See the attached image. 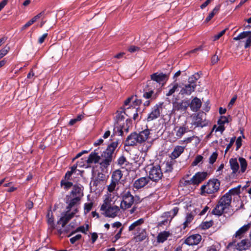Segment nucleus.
<instances>
[{
    "instance_id": "nucleus-1",
    "label": "nucleus",
    "mask_w": 251,
    "mask_h": 251,
    "mask_svg": "<svg viewBox=\"0 0 251 251\" xmlns=\"http://www.w3.org/2000/svg\"><path fill=\"white\" fill-rule=\"evenodd\" d=\"M122 201L121 207L123 209L129 208L134 204H138L142 201L139 196H133L131 193V190L129 187H126L120 194Z\"/></svg>"
},
{
    "instance_id": "nucleus-2",
    "label": "nucleus",
    "mask_w": 251,
    "mask_h": 251,
    "mask_svg": "<svg viewBox=\"0 0 251 251\" xmlns=\"http://www.w3.org/2000/svg\"><path fill=\"white\" fill-rule=\"evenodd\" d=\"M119 143L118 140L112 141L103 152L101 154L102 158L99 162L101 168L105 169L110 165L113 160L114 151L117 148Z\"/></svg>"
},
{
    "instance_id": "nucleus-3",
    "label": "nucleus",
    "mask_w": 251,
    "mask_h": 251,
    "mask_svg": "<svg viewBox=\"0 0 251 251\" xmlns=\"http://www.w3.org/2000/svg\"><path fill=\"white\" fill-rule=\"evenodd\" d=\"M232 198L227 194H224L219 200L218 203L212 210L211 214L217 216H221L224 213L226 212L231 207Z\"/></svg>"
},
{
    "instance_id": "nucleus-4",
    "label": "nucleus",
    "mask_w": 251,
    "mask_h": 251,
    "mask_svg": "<svg viewBox=\"0 0 251 251\" xmlns=\"http://www.w3.org/2000/svg\"><path fill=\"white\" fill-rule=\"evenodd\" d=\"M239 162L240 164V169H239V163L236 158H231L229 160V164L232 172L229 176L231 178L237 177L240 173H244L247 167V162L246 159L243 157L239 158Z\"/></svg>"
},
{
    "instance_id": "nucleus-5",
    "label": "nucleus",
    "mask_w": 251,
    "mask_h": 251,
    "mask_svg": "<svg viewBox=\"0 0 251 251\" xmlns=\"http://www.w3.org/2000/svg\"><path fill=\"white\" fill-rule=\"evenodd\" d=\"M145 219L141 218L133 222L128 227V231H134V234L136 235L135 239L137 241H142L147 237V232L145 229L142 228L141 226L144 223Z\"/></svg>"
},
{
    "instance_id": "nucleus-6",
    "label": "nucleus",
    "mask_w": 251,
    "mask_h": 251,
    "mask_svg": "<svg viewBox=\"0 0 251 251\" xmlns=\"http://www.w3.org/2000/svg\"><path fill=\"white\" fill-rule=\"evenodd\" d=\"M111 201L109 198H106L100 207V210L105 217L114 218L118 215L120 208L116 205L112 206Z\"/></svg>"
},
{
    "instance_id": "nucleus-7",
    "label": "nucleus",
    "mask_w": 251,
    "mask_h": 251,
    "mask_svg": "<svg viewBox=\"0 0 251 251\" xmlns=\"http://www.w3.org/2000/svg\"><path fill=\"white\" fill-rule=\"evenodd\" d=\"M221 185L220 181L217 178L209 179L201 187V194L203 196L214 194L218 192Z\"/></svg>"
},
{
    "instance_id": "nucleus-8",
    "label": "nucleus",
    "mask_w": 251,
    "mask_h": 251,
    "mask_svg": "<svg viewBox=\"0 0 251 251\" xmlns=\"http://www.w3.org/2000/svg\"><path fill=\"white\" fill-rule=\"evenodd\" d=\"M163 176L161 167L159 165H155L151 166L149 172V178L150 180L154 182H158Z\"/></svg>"
},
{
    "instance_id": "nucleus-9",
    "label": "nucleus",
    "mask_w": 251,
    "mask_h": 251,
    "mask_svg": "<svg viewBox=\"0 0 251 251\" xmlns=\"http://www.w3.org/2000/svg\"><path fill=\"white\" fill-rule=\"evenodd\" d=\"M207 176L208 173L206 172H198L190 180L185 182L187 184L198 185L205 179Z\"/></svg>"
},
{
    "instance_id": "nucleus-10",
    "label": "nucleus",
    "mask_w": 251,
    "mask_h": 251,
    "mask_svg": "<svg viewBox=\"0 0 251 251\" xmlns=\"http://www.w3.org/2000/svg\"><path fill=\"white\" fill-rule=\"evenodd\" d=\"M163 105V102L159 103L152 108L151 112L147 117V121L148 122L153 121L160 117Z\"/></svg>"
},
{
    "instance_id": "nucleus-11",
    "label": "nucleus",
    "mask_w": 251,
    "mask_h": 251,
    "mask_svg": "<svg viewBox=\"0 0 251 251\" xmlns=\"http://www.w3.org/2000/svg\"><path fill=\"white\" fill-rule=\"evenodd\" d=\"M77 208H75L72 212L68 211L67 210L65 214L57 221L58 225H61L62 227H64L69 221L72 219L75 214L78 212Z\"/></svg>"
},
{
    "instance_id": "nucleus-12",
    "label": "nucleus",
    "mask_w": 251,
    "mask_h": 251,
    "mask_svg": "<svg viewBox=\"0 0 251 251\" xmlns=\"http://www.w3.org/2000/svg\"><path fill=\"white\" fill-rule=\"evenodd\" d=\"M176 136L177 139H180L185 133L190 131L189 126H187V119L184 121V123L179 126H176L174 128Z\"/></svg>"
},
{
    "instance_id": "nucleus-13",
    "label": "nucleus",
    "mask_w": 251,
    "mask_h": 251,
    "mask_svg": "<svg viewBox=\"0 0 251 251\" xmlns=\"http://www.w3.org/2000/svg\"><path fill=\"white\" fill-rule=\"evenodd\" d=\"M169 75L170 73H163L156 72L151 75V80L163 85L168 80Z\"/></svg>"
},
{
    "instance_id": "nucleus-14",
    "label": "nucleus",
    "mask_w": 251,
    "mask_h": 251,
    "mask_svg": "<svg viewBox=\"0 0 251 251\" xmlns=\"http://www.w3.org/2000/svg\"><path fill=\"white\" fill-rule=\"evenodd\" d=\"M189 106V101L188 100H182L179 101H175L173 103V110L174 112L176 111L184 112L186 111Z\"/></svg>"
},
{
    "instance_id": "nucleus-15",
    "label": "nucleus",
    "mask_w": 251,
    "mask_h": 251,
    "mask_svg": "<svg viewBox=\"0 0 251 251\" xmlns=\"http://www.w3.org/2000/svg\"><path fill=\"white\" fill-rule=\"evenodd\" d=\"M81 199L74 198L67 195L66 197V203L68 204L66 210L71 211L72 209L74 211L76 208L78 209V206L80 204Z\"/></svg>"
},
{
    "instance_id": "nucleus-16",
    "label": "nucleus",
    "mask_w": 251,
    "mask_h": 251,
    "mask_svg": "<svg viewBox=\"0 0 251 251\" xmlns=\"http://www.w3.org/2000/svg\"><path fill=\"white\" fill-rule=\"evenodd\" d=\"M47 223L48 225V231L50 233H51L52 231L55 229H57V232L59 235H61L63 233H67L69 231V230L64 229H63L62 228L58 229L57 227H56V226L54 225V219L53 218V216L52 214H51L50 216V213H49L47 215Z\"/></svg>"
},
{
    "instance_id": "nucleus-17",
    "label": "nucleus",
    "mask_w": 251,
    "mask_h": 251,
    "mask_svg": "<svg viewBox=\"0 0 251 251\" xmlns=\"http://www.w3.org/2000/svg\"><path fill=\"white\" fill-rule=\"evenodd\" d=\"M83 189L84 188L81 184H75L69 196L81 199L83 196Z\"/></svg>"
},
{
    "instance_id": "nucleus-18",
    "label": "nucleus",
    "mask_w": 251,
    "mask_h": 251,
    "mask_svg": "<svg viewBox=\"0 0 251 251\" xmlns=\"http://www.w3.org/2000/svg\"><path fill=\"white\" fill-rule=\"evenodd\" d=\"M201 240V236L199 234L192 235L187 237L184 241V243L189 245L193 246L198 245Z\"/></svg>"
},
{
    "instance_id": "nucleus-19",
    "label": "nucleus",
    "mask_w": 251,
    "mask_h": 251,
    "mask_svg": "<svg viewBox=\"0 0 251 251\" xmlns=\"http://www.w3.org/2000/svg\"><path fill=\"white\" fill-rule=\"evenodd\" d=\"M139 144L137 133L134 132L127 136L125 141V145L127 146H136Z\"/></svg>"
},
{
    "instance_id": "nucleus-20",
    "label": "nucleus",
    "mask_w": 251,
    "mask_h": 251,
    "mask_svg": "<svg viewBox=\"0 0 251 251\" xmlns=\"http://www.w3.org/2000/svg\"><path fill=\"white\" fill-rule=\"evenodd\" d=\"M150 181L148 177H142L136 180L133 183L134 188L139 189L143 188Z\"/></svg>"
},
{
    "instance_id": "nucleus-21",
    "label": "nucleus",
    "mask_w": 251,
    "mask_h": 251,
    "mask_svg": "<svg viewBox=\"0 0 251 251\" xmlns=\"http://www.w3.org/2000/svg\"><path fill=\"white\" fill-rule=\"evenodd\" d=\"M150 131L149 129H145L137 133L139 144H142L146 141L150 137Z\"/></svg>"
},
{
    "instance_id": "nucleus-22",
    "label": "nucleus",
    "mask_w": 251,
    "mask_h": 251,
    "mask_svg": "<svg viewBox=\"0 0 251 251\" xmlns=\"http://www.w3.org/2000/svg\"><path fill=\"white\" fill-rule=\"evenodd\" d=\"M101 157L98 155V153L95 151L92 152L89 155L87 160V163L90 164H97L100 162Z\"/></svg>"
},
{
    "instance_id": "nucleus-23",
    "label": "nucleus",
    "mask_w": 251,
    "mask_h": 251,
    "mask_svg": "<svg viewBox=\"0 0 251 251\" xmlns=\"http://www.w3.org/2000/svg\"><path fill=\"white\" fill-rule=\"evenodd\" d=\"M201 105V100L197 97H195L192 100L191 102H189V106H190L193 111L197 112L200 109Z\"/></svg>"
},
{
    "instance_id": "nucleus-24",
    "label": "nucleus",
    "mask_w": 251,
    "mask_h": 251,
    "mask_svg": "<svg viewBox=\"0 0 251 251\" xmlns=\"http://www.w3.org/2000/svg\"><path fill=\"white\" fill-rule=\"evenodd\" d=\"M138 107H128L125 111H124V113L128 117H131L132 116L131 114L133 113L132 118L134 120H136L138 117Z\"/></svg>"
},
{
    "instance_id": "nucleus-25",
    "label": "nucleus",
    "mask_w": 251,
    "mask_h": 251,
    "mask_svg": "<svg viewBox=\"0 0 251 251\" xmlns=\"http://www.w3.org/2000/svg\"><path fill=\"white\" fill-rule=\"evenodd\" d=\"M196 88L194 87L193 85L191 84L185 85L181 89L179 94L182 95H190L191 93L194 92Z\"/></svg>"
},
{
    "instance_id": "nucleus-26",
    "label": "nucleus",
    "mask_w": 251,
    "mask_h": 251,
    "mask_svg": "<svg viewBox=\"0 0 251 251\" xmlns=\"http://www.w3.org/2000/svg\"><path fill=\"white\" fill-rule=\"evenodd\" d=\"M184 147L180 146H176L173 151L171 154L170 157L172 159L175 160V159L178 157L180 154L184 151Z\"/></svg>"
},
{
    "instance_id": "nucleus-27",
    "label": "nucleus",
    "mask_w": 251,
    "mask_h": 251,
    "mask_svg": "<svg viewBox=\"0 0 251 251\" xmlns=\"http://www.w3.org/2000/svg\"><path fill=\"white\" fill-rule=\"evenodd\" d=\"M192 125L195 126L197 127H203L205 124L204 123V121L202 118V115L200 114H198L196 116L193 117V122Z\"/></svg>"
},
{
    "instance_id": "nucleus-28",
    "label": "nucleus",
    "mask_w": 251,
    "mask_h": 251,
    "mask_svg": "<svg viewBox=\"0 0 251 251\" xmlns=\"http://www.w3.org/2000/svg\"><path fill=\"white\" fill-rule=\"evenodd\" d=\"M251 226V223H248L247 225H244L241 227L235 233V237L240 239L243 235L250 228Z\"/></svg>"
},
{
    "instance_id": "nucleus-29",
    "label": "nucleus",
    "mask_w": 251,
    "mask_h": 251,
    "mask_svg": "<svg viewBox=\"0 0 251 251\" xmlns=\"http://www.w3.org/2000/svg\"><path fill=\"white\" fill-rule=\"evenodd\" d=\"M178 211L179 208L175 207L170 211L165 212L162 217L170 218V222H171L173 218L177 215Z\"/></svg>"
},
{
    "instance_id": "nucleus-30",
    "label": "nucleus",
    "mask_w": 251,
    "mask_h": 251,
    "mask_svg": "<svg viewBox=\"0 0 251 251\" xmlns=\"http://www.w3.org/2000/svg\"><path fill=\"white\" fill-rule=\"evenodd\" d=\"M251 246L248 240H242L236 245L237 249L240 251H243L248 249Z\"/></svg>"
},
{
    "instance_id": "nucleus-31",
    "label": "nucleus",
    "mask_w": 251,
    "mask_h": 251,
    "mask_svg": "<svg viewBox=\"0 0 251 251\" xmlns=\"http://www.w3.org/2000/svg\"><path fill=\"white\" fill-rule=\"evenodd\" d=\"M123 176V174L121 170H116L114 171L112 175L111 180L119 184L120 180Z\"/></svg>"
},
{
    "instance_id": "nucleus-32",
    "label": "nucleus",
    "mask_w": 251,
    "mask_h": 251,
    "mask_svg": "<svg viewBox=\"0 0 251 251\" xmlns=\"http://www.w3.org/2000/svg\"><path fill=\"white\" fill-rule=\"evenodd\" d=\"M170 233L169 231H164L160 232L157 237L156 240L158 243H163L170 236Z\"/></svg>"
},
{
    "instance_id": "nucleus-33",
    "label": "nucleus",
    "mask_w": 251,
    "mask_h": 251,
    "mask_svg": "<svg viewBox=\"0 0 251 251\" xmlns=\"http://www.w3.org/2000/svg\"><path fill=\"white\" fill-rule=\"evenodd\" d=\"M89 226L88 224H85V226H80L76 228L75 230L73 231L68 236L70 237L73 235L74 234L77 232H81L84 234L87 233V231L89 230Z\"/></svg>"
},
{
    "instance_id": "nucleus-34",
    "label": "nucleus",
    "mask_w": 251,
    "mask_h": 251,
    "mask_svg": "<svg viewBox=\"0 0 251 251\" xmlns=\"http://www.w3.org/2000/svg\"><path fill=\"white\" fill-rule=\"evenodd\" d=\"M175 160L171 159L170 161H167L164 163L165 164V172L170 173L173 170V166L176 163Z\"/></svg>"
},
{
    "instance_id": "nucleus-35",
    "label": "nucleus",
    "mask_w": 251,
    "mask_h": 251,
    "mask_svg": "<svg viewBox=\"0 0 251 251\" xmlns=\"http://www.w3.org/2000/svg\"><path fill=\"white\" fill-rule=\"evenodd\" d=\"M194 215L192 213H187L186 216L185 221L183 224V229H185L194 219Z\"/></svg>"
},
{
    "instance_id": "nucleus-36",
    "label": "nucleus",
    "mask_w": 251,
    "mask_h": 251,
    "mask_svg": "<svg viewBox=\"0 0 251 251\" xmlns=\"http://www.w3.org/2000/svg\"><path fill=\"white\" fill-rule=\"evenodd\" d=\"M200 77V76L198 73H196L192 75L188 78L189 84H191V85H193L194 87L196 88L197 86L196 84V81L199 79Z\"/></svg>"
},
{
    "instance_id": "nucleus-37",
    "label": "nucleus",
    "mask_w": 251,
    "mask_h": 251,
    "mask_svg": "<svg viewBox=\"0 0 251 251\" xmlns=\"http://www.w3.org/2000/svg\"><path fill=\"white\" fill-rule=\"evenodd\" d=\"M60 185L61 187H63V188L66 190H68L71 187H73L74 186L72 182L65 180H62L60 182Z\"/></svg>"
},
{
    "instance_id": "nucleus-38",
    "label": "nucleus",
    "mask_w": 251,
    "mask_h": 251,
    "mask_svg": "<svg viewBox=\"0 0 251 251\" xmlns=\"http://www.w3.org/2000/svg\"><path fill=\"white\" fill-rule=\"evenodd\" d=\"M240 186H238V187H235L234 188L230 189L226 194L229 195L232 198V196L238 195L240 193Z\"/></svg>"
},
{
    "instance_id": "nucleus-39",
    "label": "nucleus",
    "mask_w": 251,
    "mask_h": 251,
    "mask_svg": "<svg viewBox=\"0 0 251 251\" xmlns=\"http://www.w3.org/2000/svg\"><path fill=\"white\" fill-rule=\"evenodd\" d=\"M250 31H244L240 33L237 37H234L235 41L239 40L247 37L250 34Z\"/></svg>"
},
{
    "instance_id": "nucleus-40",
    "label": "nucleus",
    "mask_w": 251,
    "mask_h": 251,
    "mask_svg": "<svg viewBox=\"0 0 251 251\" xmlns=\"http://www.w3.org/2000/svg\"><path fill=\"white\" fill-rule=\"evenodd\" d=\"M213 222L212 220L202 222L201 224V227L202 229H207L212 226Z\"/></svg>"
},
{
    "instance_id": "nucleus-41",
    "label": "nucleus",
    "mask_w": 251,
    "mask_h": 251,
    "mask_svg": "<svg viewBox=\"0 0 251 251\" xmlns=\"http://www.w3.org/2000/svg\"><path fill=\"white\" fill-rule=\"evenodd\" d=\"M10 50V47L5 46L3 48L0 50V59L6 55Z\"/></svg>"
},
{
    "instance_id": "nucleus-42",
    "label": "nucleus",
    "mask_w": 251,
    "mask_h": 251,
    "mask_svg": "<svg viewBox=\"0 0 251 251\" xmlns=\"http://www.w3.org/2000/svg\"><path fill=\"white\" fill-rule=\"evenodd\" d=\"M178 87V84L177 83H174L173 87L171 88L168 92L166 94L167 96H170L172 95L177 90Z\"/></svg>"
},
{
    "instance_id": "nucleus-43",
    "label": "nucleus",
    "mask_w": 251,
    "mask_h": 251,
    "mask_svg": "<svg viewBox=\"0 0 251 251\" xmlns=\"http://www.w3.org/2000/svg\"><path fill=\"white\" fill-rule=\"evenodd\" d=\"M93 203L92 202H89V203H85L84 204V210L85 214H87L91 211V210L92 209V208L93 207Z\"/></svg>"
},
{
    "instance_id": "nucleus-44",
    "label": "nucleus",
    "mask_w": 251,
    "mask_h": 251,
    "mask_svg": "<svg viewBox=\"0 0 251 251\" xmlns=\"http://www.w3.org/2000/svg\"><path fill=\"white\" fill-rule=\"evenodd\" d=\"M124 112H123L122 111L121 112H117V115L116 116V120L117 123L120 122L121 121H124L125 119L124 117Z\"/></svg>"
},
{
    "instance_id": "nucleus-45",
    "label": "nucleus",
    "mask_w": 251,
    "mask_h": 251,
    "mask_svg": "<svg viewBox=\"0 0 251 251\" xmlns=\"http://www.w3.org/2000/svg\"><path fill=\"white\" fill-rule=\"evenodd\" d=\"M118 184V183L111 180L110 184L107 186L108 191L110 193L113 192L115 190L116 185Z\"/></svg>"
},
{
    "instance_id": "nucleus-46",
    "label": "nucleus",
    "mask_w": 251,
    "mask_h": 251,
    "mask_svg": "<svg viewBox=\"0 0 251 251\" xmlns=\"http://www.w3.org/2000/svg\"><path fill=\"white\" fill-rule=\"evenodd\" d=\"M133 101H132V104L131 105V106L130 107H138L139 108L140 105L142 103V101L141 100L137 99V98H135L134 100H132Z\"/></svg>"
},
{
    "instance_id": "nucleus-47",
    "label": "nucleus",
    "mask_w": 251,
    "mask_h": 251,
    "mask_svg": "<svg viewBox=\"0 0 251 251\" xmlns=\"http://www.w3.org/2000/svg\"><path fill=\"white\" fill-rule=\"evenodd\" d=\"M218 157V153L216 152H213L209 157V162L211 164H213L216 160Z\"/></svg>"
},
{
    "instance_id": "nucleus-48",
    "label": "nucleus",
    "mask_w": 251,
    "mask_h": 251,
    "mask_svg": "<svg viewBox=\"0 0 251 251\" xmlns=\"http://www.w3.org/2000/svg\"><path fill=\"white\" fill-rule=\"evenodd\" d=\"M127 162V160L126 158L122 155L120 156L118 159V164L120 166L124 165L125 164L126 165V163Z\"/></svg>"
},
{
    "instance_id": "nucleus-49",
    "label": "nucleus",
    "mask_w": 251,
    "mask_h": 251,
    "mask_svg": "<svg viewBox=\"0 0 251 251\" xmlns=\"http://www.w3.org/2000/svg\"><path fill=\"white\" fill-rule=\"evenodd\" d=\"M202 159H203V157L201 155H197L196 157V158H195L193 162H192V165L193 166L197 165L200 162H201L202 161Z\"/></svg>"
},
{
    "instance_id": "nucleus-50",
    "label": "nucleus",
    "mask_w": 251,
    "mask_h": 251,
    "mask_svg": "<svg viewBox=\"0 0 251 251\" xmlns=\"http://www.w3.org/2000/svg\"><path fill=\"white\" fill-rule=\"evenodd\" d=\"M228 123V118L226 116H221V118L219 120L218 123L219 125H224L226 123Z\"/></svg>"
},
{
    "instance_id": "nucleus-51",
    "label": "nucleus",
    "mask_w": 251,
    "mask_h": 251,
    "mask_svg": "<svg viewBox=\"0 0 251 251\" xmlns=\"http://www.w3.org/2000/svg\"><path fill=\"white\" fill-rule=\"evenodd\" d=\"M170 218H166V219L163 220L162 221L158 222V226H162L164 225H167L168 224H170L171 222H170Z\"/></svg>"
},
{
    "instance_id": "nucleus-52",
    "label": "nucleus",
    "mask_w": 251,
    "mask_h": 251,
    "mask_svg": "<svg viewBox=\"0 0 251 251\" xmlns=\"http://www.w3.org/2000/svg\"><path fill=\"white\" fill-rule=\"evenodd\" d=\"M82 237V236L81 234H77L74 237H72L70 238V241L71 244H74L75 243V242L79 240H80Z\"/></svg>"
},
{
    "instance_id": "nucleus-53",
    "label": "nucleus",
    "mask_w": 251,
    "mask_h": 251,
    "mask_svg": "<svg viewBox=\"0 0 251 251\" xmlns=\"http://www.w3.org/2000/svg\"><path fill=\"white\" fill-rule=\"evenodd\" d=\"M153 93L154 92L152 90H149L148 92H145L143 94V97L147 99H149L153 96Z\"/></svg>"
},
{
    "instance_id": "nucleus-54",
    "label": "nucleus",
    "mask_w": 251,
    "mask_h": 251,
    "mask_svg": "<svg viewBox=\"0 0 251 251\" xmlns=\"http://www.w3.org/2000/svg\"><path fill=\"white\" fill-rule=\"evenodd\" d=\"M248 39L246 40V43L245 45V48L247 49L251 46V31H250V34L247 37Z\"/></svg>"
},
{
    "instance_id": "nucleus-55",
    "label": "nucleus",
    "mask_w": 251,
    "mask_h": 251,
    "mask_svg": "<svg viewBox=\"0 0 251 251\" xmlns=\"http://www.w3.org/2000/svg\"><path fill=\"white\" fill-rule=\"evenodd\" d=\"M235 140H236L235 136H234L231 138L229 143L226 146V152L230 149V148L232 146L233 144H234V142L235 141Z\"/></svg>"
},
{
    "instance_id": "nucleus-56",
    "label": "nucleus",
    "mask_w": 251,
    "mask_h": 251,
    "mask_svg": "<svg viewBox=\"0 0 251 251\" xmlns=\"http://www.w3.org/2000/svg\"><path fill=\"white\" fill-rule=\"evenodd\" d=\"M140 50V48L135 46H131L128 48V51L131 53L138 51Z\"/></svg>"
},
{
    "instance_id": "nucleus-57",
    "label": "nucleus",
    "mask_w": 251,
    "mask_h": 251,
    "mask_svg": "<svg viewBox=\"0 0 251 251\" xmlns=\"http://www.w3.org/2000/svg\"><path fill=\"white\" fill-rule=\"evenodd\" d=\"M236 150L238 151L242 146V138L241 137H238L236 141Z\"/></svg>"
},
{
    "instance_id": "nucleus-58",
    "label": "nucleus",
    "mask_w": 251,
    "mask_h": 251,
    "mask_svg": "<svg viewBox=\"0 0 251 251\" xmlns=\"http://www.w3.org/2000/svg\"><path fill=\"white\" fill-rule=\"evenodd\" d=\"M227 29V28H226L222 31H221L220 32H219L218 34L215 35L214 36V40H217L219 39L226 32V30Z\"/></svg>"
},
{
    "instance_id": "nucleus-59",
    "label": "nucleus",
    "mask_w": 251,
    "mask_h": 251,
    "mask_svg": "<svg viewBox=\"0 0 251 251\" xmlns=\"http://www.w3.org/2000/svg\"><path fill=\"white\" fill-rule=\"evenodd\" d=\"M123 230V227H121L119 230V231L116 233V234L114 236V242H116L117 240L120 238Z\"/></svg>"
},
{
    "instance_id": "nucleus-60",
    "label": "nucleus",
    "mask_w": 251,
    "mask_h": 251,
    "mask_svg": "<svg viewBox=\"0 0 251 251\" xmlns=\"http://www.w3.org/2000/svg\"><path fill=\"white\" fill-rule=\"evenodd\" d=\"M47 36H48V33H44L41 37H40L39 38L38 43H39L40 44H42L44 42L45 39L47 38Z\"/></svg>"
},
{
    "instance_id": "nucleus-61",
    "label": "nucleus",
    "mask_w": 251,
    "mask_h": 251,
    "mask_svg": "<svg viewBox=\"0 0 251 251\" xmlns=\"http://www.w3.org/2000/svg\"><path fill=\"white\" fill-rule=\"evenodd\" d=\"M219 58L218 56L216 54H215L211 58V63L213 65H214L216 63L219 61Z\"/></svg>"
},
{
    "instance_id": "nucleus-62",
    "label": "nucleus",
    "mask_w": 251,
    "mask_h": 251,
    "mask_svg": "<svg viewBox=\"0 0 251 251\" xmlns=\"http://www.w3.org/2000/svg\"><path fill=\"white\" fill-rule=\"evenodd\" d=\"M220 7H221V5L218 4L214 7V8L211 11L214 14V15H215L216 14L218 13V12L220 10Z\"/></svg>"
},
{
    "instance_id": "nucleus-63",
    "label": "nucleus",
    "mask_w": 251,
    "mask_h": 251,
    "mask_svg": "<svg viewBox=\"0 0 251 251\" xmlns=\"http://www.w3.org/2000/svg\"><path fill=\"white\" fill-rule=\"evenodd\" d=\"M98 237V236L97 235V233L96 232L92 233L91 234V240H92V243H94L97 240Z\"/></svg>"
},
{
    "instance_id": "nucleus-64",
    "label": "nucleus",
    "mask_w": 251,
    "mask_h": 251,
    "mask_svg": "<svg viewBox=\"0 0 251 251\" xmlns=\"http://www.w3.org/2000/svg\"><path fill=\"white\" fill-rule=\"evenodd\" d=\"M25 205L27 208L31 209L33 207V203L30 200H28L26 202Z\"/></svg>"
}]
</instances>
